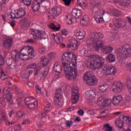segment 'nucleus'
I'll list each match as a JSON object with an SVG mask.
<instances>
[{
  "label": "nucleus",
  "instance_id": "nucleus-1",
  "mask_svg": "<svg viewBox=\"0 0 131 131\" xmlns=\"http://www.w3.org/2000/svg\"><path fill=\"white\" fill-rule=\"evenodd\" d=\"M62 64L64 73L68 79H75L77 77L76 61L77 57L73 52H66L62 55Z\"/></svg>",
  "mask_w": 131,
  "mask_h": 131
},
{
  "label": "nucleus",
  "instance_id": "nucleus-2",
  "mask_svg": "<svg viewBox=\"0 0 131 131\" xmlns=\"http://www.w3.org/2000/svg\"><path fill=\"white\" fill-rule=\"evenodd\" d=\"M104 34L101 33H92L90 35V38L87 40L88 46H93L97 52L102 51L103 54H110L113 51V48L111 46H105V42L103 41Z\"/></svg>",
  "mask_w": 131,
  "mask_h": 131
},
{
  "label": "nucleus",
  "instance_id": "nucleus-3",
  "mask_svg": "<svg viewBox=\"0 0 131 131\" xmlns=\"http://www.w3.org/2000/svg\"><path fill=\"white\" fill-rule=\"evenodd\" d=\"M90 64L91 68L93 69H98L100 70L103 66L105 63V59L102 57H100L98 55L92 56Z\"/></svg>",
  "mask_w": 131,
  "mask_h": 131
},
{
  "label": "nucleus",
  "instance_id": "nucleus-4",
  "mask_svg": "<svg viewBox=\"0 0 131 131\" xmlns=\"http://www.w3.org/2000/svg\"><path fill=\"white\" fill-rule=\"evenodd\" d=\"M84 81L88 85H96L98 83V78L96 77L93 72H86L83 76Z\"/></svg>",
  "mask_w": 131,
  "mask_h": 131
},
{
  "label": "nucleus",
  "instance_id": "nucleus-5",
  "mask_svg": "<svg viewBox=\"0 0 131 131\" xmlns=\"http://www.w3.org/2000/svg\"><path fill=\"white\" fill-rule=\"evenodd\" d=\"M30 32L31 34H32L34 39L41 40L48 38V35L42 30L31 29Z\"/></svg>",
  "mask_w": 131,
  "mask_h": 131
},
{
  "label": "nucleus",
  "instance_id": "nucleus-6",
  "mask_svg": "<svg viewBox=\"0 0 131 131\" xmlns=\"http://www.w3.org/2000/svg\"><path fill=\"white\" fill-rule=\"evenodd\" d=\"M20 52L23 53H19L20 55L24 56H29V57L31 59H33L35 56H36V50H34V48L31 46H26L23 47L20 50Z\"/></svg>",
  "mask_w": 131,
  "mask_h": 131
},
{
  "label": "nucleus",
  "instance_id": "nucleus-7",
  "mask_svg": "<svg viewBox=\"0 0 131 131\" xmlns=\"http://www.w3.org/2000/svg\"><path fill=\"white\" fill-rule=\"evenodd\" d=\"M25 103L26 105L30 110H34L37 107V105H38L37 101L35 100L34 97L32 96L27 97L25 99Z\"/></svg>",
  "mask_w": 131,
  "mask_h": 131
},
{
  "label": "nucleus",
  "instance_id": "nucleus-8",
  "mask_svg": "<svg viewBox=\"0 0 131 131\" xmlns=\"http://www.w3.org/2000/svg\"><path fill=\"white\" fill-rule=\"evenodd\" d=\"M118 51L121 55H123L125 57H130L131 56V46L128 43L123 45L118 49Z\"/></svg>",
  "mask_w": 131,
  "mask_h": 131
},
{
  "label": "nucleus",
  "instance_id": "nucleus-9",
  "mask_svg": "<svg viewBox=\"0 0 131 131\" xmlns=\"http://www.w3.org/2000/svg\"><path fill=\"white\" fill-rule=\"evenodd\" d=\"M61 93H62V89H59L56 90V92L55 93V99L54 101V104L58 106L59 108L63 106V101H61L62 99V95H61Z\"/></svg>",
  "mask_w": 131,
  "mask_h": 131
},
{
  "label": "nucleus",
  "instance_id": "nucleus-10",
  "mask_svg": "<svg viewBox=\"0 0 131 131\" xmlns=\"http://www.w3.org/2000/svg\"><path fill=\"white\" fill-rule=\"evenodd\" d=\"M45 2H48V3H50L51 2L50 0H33L32 9L34 11V12H37L40 8V5L41 4H43Z\"/></svg>",
  "mask_w": 131,
  "mask_h": 131
},
{
  "label": "nucleus",
  "instance_id": "nucleus-11",
  "mask_svg": "<svg viewBox=\"0 0 131 131\" xmlns=\"http://www.w3.org/2000/svg\"><path fill=\"white\" fill-rule=\"evenodd\" d=\"M79 47L78 41L73 38L69 40V44L68 45V49H70L72 51H77Z\"/></svg>",
  "mask_w": 131,
  "mask_h": 131
},
{
  "label": "nucleus",
  "instance_id": "nucleus-12",
  "mask_svg": "<svg viewBox=\"0 0 131 131\" xmlns=\"http://www.w3.org/2000/svg\"><path fill=\"white\" fill-rule=\"evenodd\" d=\"M4 39H3V47L4 49L8 50L10 51L13 47V39L8 38L7 37H4Z\"/></svg>",
  "mask_w": 131,
  "mask_h": 131
},
{
  "label": "nucleus",
  "instance_id": "nucleus-13",
  "mask_svg": "<svg viewBox=\"0 0 131 131\" xmlns=\"http://www.w3.org/2000/svg\"><path fill=\"white\" fill-rule=\"evenodd\" d=\"M71 98L72 104H76V103L78 102V99H79V94H78V88L76 87L73 88Z\"/></svg>",
  "mask_w": 131,
  "mask_h": 131
},
{
  "label": "nucleus",
  "instance_id": "nucleus-14",
  "mask_svg": "<svg viewBox=\"0 0 131 131\" xmlns=\"http://www.w3.org/2000/svg\"><path fill=\"white\" fill-rule=\"evenodd\" d=\"M51 110L52 106H51V104H48L44 108L43 113L40 115V117H41V121H42V122H47V113L50 112V111Z\"/></svg>",
  "mask_w": 131,
  "mask_h": 131
},
{
  "label": "nucleus",
  "instance_id": "nucleus-15",
  "mask_svg": "<svg viewBox=\"0 0 131 131\" xmlns=\"http://www.w3.org/2000/svg\"><path fill=\"white\" fill-rule=\"evenodd\" d=\"M102 71L103 72H105L106 75H115L117 71H116V69L114 67H104L103 69H102Z\"/></svg>",
  "mask_w": 131,
  "mask_h": 131
},
{
  "label": "nucleus",
  "instance_id": "nucleus-16",
  "mask_svg": "<svg viewBox=\"0 0 131 131\" xmlns=\"http://www.w3.org/2000/svg\"><path fill=\"white\" fill-rule=\"evenodd\" d=\"M53 71L56 73L54 77L55 79L60 78V74L62 72V67L58 62H55L53 67Z\"/></svg>",
  "mask_w": 131,
  "mask_h": 131
},
{
  "label": "nucleus",
  "instance_id": "nucleus-17",
  "mask_svg": "<svg viewBox=\"0 0 131 131\" xmlns=\"http://www.w3.org/2000/svg\"><path fill=\"white\" fill-rule=\"evenodd\" d=\"M3 92L4 96H6L5 99L8 101L9 105H13L14 102H13V100H12V99H13V95H12V94L10 93L9 91L6 88L3 89Z\"/></svg>",
  "mask_w": 131,
  "mask_h": 131
},
{
  "label": "nucleus",
  "instance_id": "nucleus-18",
  "mask_svg": "<svg viewBox=\"0 0 131 131\" xmlns=\"http://www.w3.org/2000/svg\"><path fill=\"white\" fill-rule=\"evenodd\" d=\"M75 35L78 39H83L85 36V31L82 28L77 29L75 31Z\"/></svg>",
  "mask_w": 131,
  "mask_h": 131
},
{
  "label": "nucleus",
  "instance_id": "nucleus-19",
  "mask_svg": "<svg viewBox=\"0 0 131 131\" xmlns=\"http://www.w3.org/2000/svg\"><path fill=\"white\" fill-rule=\"evenodd\" d=\"M97 90H88L85 92L87 100H94L96 98Z\"/></svg>",
  "mask_w": 131,
  "mask_h": 131
},
{
  "label": "nucleus",
  "instance_id": "nucleus-20",
  "mask_svg": "<svg viewBox=\"0 0 131 131\" xmlns=\"http://www.w3.org/2000/svg\"><path fill=\"white\" fill-rule=\"evenodd\" d=\"M21 53L18 52L16 49L13 50L11 51V58L14 61L15 63H17L21 59L20 55Z\"/></svg>",
  "mask_w": 131,
  "mask_h": 131
},
{
  "label": "nucleus",
  "instance_id": "nucleus-21",
  "mask_svg": "<svg viewBox=\"0 0 131 131\" xmlns=\"http://www.w3.org/2000/svg\"><path fill=\"white\" fill-rule=\"evenodd\" d=\"M114 25L116 28H126V22H124L122 25V21L121 19H116L114 21Z\"/></svg>",
  "mask_w": 131,
  "mask_h": 131
},
{
  "label": "nucleus",
  "instance_id": "nucleus-22",
  "mask_svg": "<svg viewBox=\"0 0 131 131\" xmlns=\"http://www.w3.org/2000/svg\"><path fill=\"white\" fill-rule=\"evenodd\" d=\"M123 98L121 95H118L117 96H114L113 98V104L115 106H119L121 102H122Z\"/></svg>",
  "mask_w": 131,
  "mask_h": 131
},
{
  "label": "nucleus",
  "instance_id": "nucleus-23",
  "mask_svg": "<svg viewBox=\"0 0 131 131\" xmlns=\"http://www.w3.org/2000/svg\"><path fill=\"white\" fill-rule=\"evenodd\" d=\"M61 13H62V8L60 7H54L52 9V14L54 18L61 15Z\"/></svg>",
  "mask_w": 131,
  "mask_h": 131
},
{
  "label": "nucleus",
  "instance_id": "nucleus-24",
  "mask_svg": "<svg viewBox=\"0 0 131 131\" xmlns=\"http://www.w3.org/2000/svg\"><path fill=\"white\" fill-rule=\"evenodd\" d=\"M72 15L75 18V19H79V17L82 15V13L80 9L75 8L72 10Z\"/></svg>",
  "mask_w": 131,
  "mask_h": 131
},
{
  "label": "nucleus",
  "instance_id": "nucleus-25",
  "mask_svg": "<svg viewBox=\"0 0 131 131\" xmlns=\"http://www.w3.org/2000/svg\"><path fill=\"white\" fill-rule=\"evenodd\" d=\"M97 104L98 106L100 107V108L103 109V108H105L106 107L105 98L103 97L99 98L97 102Z\"/></svg>",
  "mask_w": 131,
  "mask_h": 131
},
{
  "label": "nucleus",
  "instance_id": "nucleus-26",
  "mask_svg": "<svg viewBox=\"0 0 131 131\" xmlns=\"http://www.w3.org/2000/svg\"><path fill=\"white\" fill-rule=\"evenodd\" d=\"M105 12L103 11V9H99V11H96L94 13V19L95 20L96 19H98V18H100L101 17H102L103 16H105Z\"/></svg>",
  "mask_w": 131,
  "mask_h": 131
},
{
  "label": "nucleus",
  "instance_id": "nucleus-27",
  "mask_svg": "<svg viewBox=\"0 0 131 131\" xmlns=\"http://www.w3.org/2000/svg\"><path fill=\"white\" fill-rule=\"evenodd\" d=\"M76 5L82 8L83 10H85L88 8V4L84 0H78Z\"/></svg>",
  "mask_w": 131,
  "mask_h": 131
},
{
  "label": "nucleus",
  "instance_id": "nucleus-28",
  "mask_svg": "<svg viewBox=\"0 0 131 131\" xmlns=\"http://www.w3.org/2000/svg\"><path fill=\"white\" fill-rule=\"evenodd\" d=\"M101 4L96 3L95 4H91V11L92 12H97L99 10H101L100 8H101Z\"/></svg>",
  "mask_w": 131,
  "mask_h": 131
},
{
  "label": "nucleus",
  "instance_id": "nucleus-29",
  "mask_svg": "<svg viewBox=\"0 0 131 131\" xmlns=\"http://www.w3.org/2000/svg\"><path fill=\"white\" fill-rule=\"evenodd\" d=\"M53 38L54 40V41L57 43H61L63 42V38H62V36L60 34H53Z\"/></svg>",
  "mask_w": 131,
  "mask_h": 131
},
{
  "label": "nucleus",
  "instance_id": "nucleus-30",
  "mask_svg": "<svg viewBox=\"0 0 131 131\" xmlns=\"http://www.w3.org/2000/svg\"><path fill=\"white\" fill-rule=\"evenodd\" d=\"M26 14V10L24 9L20 8L16 13L17 19H19V18H22V17H24Z\"/></svg>",
  "mask_w": 131,
  "mask_h": 131
},
{
  "label": "nucleus",
  "instance_id": "nucleus-31",
  "mask_svg": "<svg viewBox=\"0 0 131 131\" xmlns=\"http://www.w3.org/2000/svg\"><path fill=\"white\" fill-rule=\"evenodd\" d=\"M123 88H124V84L121 82H118L116 85L115 89L118 93H121L123 91Z\"/></svg>",
  "mask_w": 131,
  "mask_h": 131
},
{
  "label": "nucleus",
  "instance_id": "nucleus-32",
  "mask_svg": "<svg viewBox=\"0 0 131 131\" xmlns=\"http://www.w3.org/2000/svg\"><path fill=\"white\" fill-rule=\"evenodd\" d=\"M119 3L121 6L125 7V8H127V7L130 6V2L129 0H119Z\"/></svg>",
  "mask_w": 131,
  "mask_h": 131
},
{
  "label": "nucleus",
  "instance_id": "nucleus-33",
  "mask_svg": "<svg viewBox=\"0 0 131 131\" xmlns=\"http://www.w3.org/2000/svg\"><path fill=\"white\" fill-rule=\"evenodd\" d=\"M40 64L46 67L49 64V59L46 57V56H43L40 59Z\"/></svg>",
  "mask_w": 131,
  "mask_h": 131
},
{
  "label": "nucleus",
  "instance_id": "nucleus-34",
  "mask_svg": "<svg viewBox=\"0 0 131 131\" xmlns=\"http://www.w3.org/2000/svg\"><path fill=\"white\" fill-rule=\"evenodd\" d=\"M84 56L85 57H88L89 58V59H90L91 61H92V60H93V56L96 55L92 54V51H91V50H85L84 52Z\"/></svg>",
  "mask_w": 131,
  "mask_h": 131
},
{
  "label": "nucleus",
  "instance_id": "nucleus-35",
  "mask_svg": "<svg viewBox=\"0 0 131 131\" xmlns=\"http://www.w3.org/2000/svg\"><path fill=\"white\" fill-rule=\"evenodd\" d=\"M106 59H107L110 63H113V62H115V55L111 53L107 57H106Z\"/></svg>",
  "mask_w": 131,
  "mask_h": 131
},
{
  "label": "nucleus",
  "instance_id": "nucleus-36",
  "mask_svg": "<svg viewBox=\"0 0 131 131\" xmlns=\"http://www.w3.org/2000/svg\"><path fill=\"white\" fill-rule=\"evenodd\" d=\"M49 27L54 31H59V30H60V28H61V26L59 25L58 27H57V26L55 25V24L52 23L49 25Z\"/></svg>",
  "mask_w": 131,
  "mask_h": 131
},
{
  "label": "nucleus",
  "instance_id": "nucleus-37",
  "mask_svg": "<svg viewBox=\"0 0 131 131\" xmlns=\"http://www.w3.org/2000/svg\"><path fill=\"white\" fill-rule=\"evenodd\" d=\"M25 115L24 112L22 111H18L16 114V117L17 119H21Z\"/></svg>",
  "mask_w": 131,
  "mask_h": 131
},
{
  "label": "nucleus",
  "instance_id": "nucleus-38",
  "mask_svg": "<svg viewBox=\"0 0 131 131\" xmlns=\"http://www.w3.org/2000/svg\"><path fill=\"white\" fill-rule=\"evenodd\" d=\"M1 77L0 78L2 80H6V79H9L10 78L4 72V71H1Z\"/></svg>",
  "mask_w": 131,
  "mask_h": 131
},
{
  "label": "nucleus",
  "instance_id": "nucleus-39",
  "mask_svg": "<svg viewBox=\"0 0 131 131\" xmlns=\"http://www.w3.org/2000/svg\"><path fill=\"white\" fill-rule=\"evenodd\" d=\"M107 19V17H106L105 15H103V16H100V17H98V19H95L96 22L98 23H102V22H104V20H106Z\"/></svg>",
  "mask_w": 131,
  "mask_h": 131
},
{
  "label": "nucleus",
  "instance_id": "nucleus-40",
  "mask_svg": "<svg viewBox=\"0 0 131 131\" xmlns=\"http://www.w3.org/2000/svg\"><path fill=\"white\" fill-rule=\"evenodd\" d=\"M108 89V85L107 84H103L99 87V90L101 92L103 93H105L106 91Z\"/></svg>",
  "mask_w": 131,
  "mask_h": 131
},
{
  "label": "nucleus",
  "instance_id": "nucleus-41",
  "mask_svg": "<svg viewBox=\"0 0 131 131\" xmlns=\"http://www.w3.org/2000/svg\"><path fill=\"white\" fill-rule=\"evenodd\" d=\"M50 69L49 68H46L43 72L41 73L42 75L43 76V78H46L47 76H48V74H49Z\"/></svg>",
  "mask_w": 131,
  "mask_h": 131
},
{
  "label": "nucleus",
  "instance_id": "nucleus-42",
  "mask_svg": "<svg viewBox=\"0 0 131 131\" xmlns=\"http://www.w3.org/2000/svg\"><path fill=\"white\" fill-rule=\"evenodd\" d=\"M116 124L117 125L118 127H123V124H124V123L121 120H119V118L118 119L117 121L116 122Z\"/></svg>",
  "mask_w": 131,
  "mask_h": 131
},
{
  "label": "nucleus",
  "instance_id": "nucleus-43",
  "mask_svg": "<svg viewBox=\"0 0 131 131\" xmlns=\"http://www.w3.org/2000/svg\"><path fill=\"white\" fill-rule=\"evenodd\" d=\"M119 120H121L124 123L125 122H127V116H121L119 118Z\"/></svg>",
  "mask_w": 131,
  "mask_h": 131
},
{
  "label": "nucleus",
  "instance_id": "nucleus-44",
  "mask_svg": "<svg viewBox=\"0 0 131 131\" xmlns=\"http://www.w3.org/2000/svg\"><path fill=\"white\" fill-rule=\"evenodd\" d=\"M73 124V121L72 119H71V121L68 120L66 122V125L67 127H71V126Z\"/></svg>",
  "mask_w": 131,
  "mask_h": 131
},
{
  "label": "nucleus",
  "instance_id": "nucleus-45",
  "mask_svg": "<svg viewBox=\"0 0 131 131\" xmlns=\"http://www.w3.org/2000/svg\"><path fill=\"white\" fill-rule=\"evenodd\" d=\"M8 16L9 18H11V19H17V16H16V14L13 12H11L8 14Z\"/></svg>",
  "mask_w": 131,
  "mask_h": 131
},
{
  "label": "nucleus",
  "instance_id": "nucleus-46",
  "mask_svg": "<svg viewBox=\"0 0 131 131\" xmlns=\"http://www.w3.org/2000/svg\"><path fill=\"white\" fill-rule=\"evenodd\" d=\"M26 42H27V43L36 44L37 41L34 40L32 38H30V39H28L26 40Z\"/></svg>",
  "mask_w": 131,
  "mask_h": 131
},
{
  "label": "nucleus",
  "instance_id": "nucleus-47",
  "mask_svg": "<svg viewBox=\"0 0 131 131\" xmlns=\"http://www.w3.org/2000/svg\"><path fill=\"white\" fill-rule=\"evenodd\" d=\"M22 101H23L22 97L20 96L17 97L16 99V103L18 104V106H21V103H22Z\"/></svg>",
  "mask_w": 131,
  "mask_h": 131
},
{
  "label": "nucleus",
  "instance_id": "nucleus-48",
  "mask_svg": "<svg viewBox=\"0 0 131 131\" xmlns=\"http://www.w3.org/2000/svg\"><path fill=\"white\" fill-rule=\"evenodd\" d=\"M125 102L126 103H130L131 101V96L129 95H126L125 96Z\"/></svg>",
  "mask_w": 131,
  "mask_h": 131
},
{
  "label": "nucleus",
  "instance_id": "nucleus-49",
  "mask_svg": "<svg viewBox=\"0 0 131 131\" xmlns=\"http://www.w3.org/2000/svg\"><path fill=\"white\" fill-rule=\"evenodd\" d=\"M36 67V64L35 63H31L28 66V69H35Z\"/></svg>",
  "mask_w": 131,
  "mask_h": 131
},
{
  "label": "nucleus",
  "instance_id": "nucleus-50",
  "mask_svg": "<svg viewBox=\"0 0 131 131\" xmlns=\"http://www.w3.org/2000/svg\"><path fill=\"white\" fill-rule=\"evenodd\" d=\"M1 116L4 121H8V117L6 115V113L4 112L2 113Z\"/></svg>",
  "mask_w": 131,
  "mask_h": 131
},
{
  "label": "nucleus",
  "instance_id": "nucleus-51",
  "mask_svg": "<svg viewBox=\"0 0 131 131\" xmlns=\"http://www.w3.org/2000/svg\"><path fill=\"white\" fill-rule=\"evenodd\" d=\"M23 3H24L25 5L26 6H27V7H29V6H30V4H31V1L32 0H21Z\"/></svg>",
  "mask_w": 131,
  "mask_h": 131
},
{
  "label": "nucleus",
  "instance_id": "nucleus-52",
  "mask_svg": "<svg viewBox=\"0 0 131 131\" xmlns=\"http://www.w3.org/2000/svg\"><path fill=\"white\" fill-rule=\"evenodd\" d=\"M4 65H5V59H4L3 56L0 54V66H3Z\"/></svg>",
  "mask_w": 131,
  "mask_h": 131
},
{
  "label": "nucleus",
  "instance_id": "nucleus-53",
  "mask_svg": "<svg viewBox=\"0 0 131 131\" xmlns=\"http://www.w3.org/2000/svg\"><path fill=\"white\" fill-rule=\"evenodd\" d=\"M112 101L111 99H106L105 98V107L106 106H111Z\"/></svg>",
  "mask_w": 131,
  "mask_h": 131
},
{
  "label": "nucleus",
  "instance_id": "nucleus-54",
  "mask_svg": "<svg viewBox=\"0 0 131 131\" xmlns=\"http://www.w3.org/2000/svg\"><path fill=\"white\" fill-rule=\"evenodd\" d=\"M55 55L56 54L53 52H50L48 54V57H49L50 59H53V58H55Z\"/></svg>",
  "mask_w": 131,
  "mask_h": 131
},
{
  "label": "nucleus",
  "instance_id": "nucleus-55",
  "mask_svg": "<svg viewBox=\"0 0 131 131\" xmlns=\"http://www.w3.org/2000/svg\"><path fill=\"white\" fill-rule=\"evenodd\" d=\"M40 69H41V67H40V66H38L37 67H36V71H35V76H36V75H37L38 72L40 71Z\"/></svg>",
  "mask_w": 131,
  "mask_h": 131
},
{
  "label": "nucleus",
  "instance_id": "nucleus-56",
  "mask_svg": "<svg viewBox=\"0 0 131 131\" xmlns=\"http://www.w3.org/2000/svg\"><path fill=\"white\" fill-rule=\"evenodd\" d=\"M21 128H22L21 127V125H20L19 124L15 125V126H14L15 131H20Z\"/></svg>",
  "mask_w": 131,
  "mask_h": 131
},
{
  "label": "nucleus",
  "instance_id": "nucleus-57",
  "mask_svg": "<svg viewBox=\"0 0 131 131\" xmlns=\"http://www.w3.org/2000/svg\"><path fill=\"white\" fill-rule=\"evenodd\" d=\"M61 33L64 36H67V35H68V31H67V30L66 29L62 30Z\"/></svg>",
  "mask_w": 131,
  "mask_h": 131
},
{
  "label": "nucleus",
  "instance_id": "nucleus-58",
  "mask_svg": "<svg viewBox=\"0 0 131 131\" xmlns=\"http://www.w3.org/2000/svg\"><path fill=\"white\" fill-rule=\"evenodd\" d=\"M16 94L19 96H22L23 95V91L20 89H17L16 90Z\"/></svg>",
  "mask_w": 131,
  "mask_h": 131
},
{
  "label": "nucleus",
  "instance_id": "nucleus-59",
  "mask_svg": "<svg viewBox=\"0 0 131 131\" xmlns=\"http://www.w3.org/2000/svg\"><path fill=\"white\" fill-rule=\"evenodd\" d=\"M35 77L36 79H37V80H40L41 79V78H42V77H43V76L41 73L39 75L35 76Z\"/></svg>",
  "mask_w": 131,
  "mask_h": 131
},
{
  "label": "nucleus",
  "instance_id": "nucleus-60",
  "mask_svg": "<svg viewBox=\"0 0 131 131\" xmlns=\"http://www.w3.org/2000/svg\"><path fill=\"white\" fill-rule=\"evenodd\" d=\"M28 85H29L30 88H34V82H33V81H29L28 82Z\"/></svg>",
  "mask_w": 131,
  "mask_h": 131
},
{
  "label": "nucleus",
  "instance_id": "nucleus-61",
  "mask_svg": "<svg viewBox=\"0 0 131 131\" xmlns=\"http://www.w3.org/2000/svg\"><path fill=\"white\" fill-rule=\"evenodd\" d=\"M67 19H68V24H69L70 25H71V24H72V23H73V18L72 17H70L68 19V16H67Z\"/></svg>",
  "mask_w": 131,
  "mask_h": 131
},
{
  "label": "nucleus",
  "instance_id": "nucleus-62",
  "mask_svg": "<svg viewBox=\"0 0 131 131\" xmlns=\"http://www.w3.org/2000/svg\"><path fill=\"white\" fill-rule=\"evenodd\" d=\"M29 123H30V120L28 119L24 120L22 122V124H29Z\"/></svg>",
  "mask_w": 131,
  "mask_h": 131
},
{
  "label": "nucleus",
  "instance_id": "nucleus-63",
  "mask_svg": "<svg viewBox=\"0 0 131 131\" xmlns=\"http://www.w3.org/2000/svg\"><path fill=\"white\" fill-rule=\"evenodd\" d=\"M29 75L28 74V73H25L22 75V78H25V79H27V78H29Z\"/></svg>",
  "mask_w": 131,
  "mask_h": 131
},
{
  "label": "nucleus",
  "instance_id": "nucleus-64",
  "mask_svg": "<svg viewBox=\"0 0 131 131\" xmlns=\"http://www.w3.org/2000/svg\"><path fill=\"white\" fill-rule=\"evenodd\" d=\"M126 67L128 71H131V62L127 64Z\"/></svg>",
  "mask_w": 131,
  "mask_h": 131
}]
</instances>
